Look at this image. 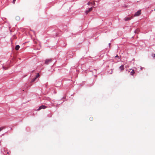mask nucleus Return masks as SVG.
Here are the masks:
<instances>
[{
	"label": "nucleus",
	"mask_w": 155,
	"mask_h": 155,
	"mask_svg": "<svg viewBox=\"0 0 155 155\" xmlns=\"http://www.w3.org/2000/svg\"><path fill=\"white\" fill-rule=\"evenodd\" d=\"M52 59L51 58L47 59L45 60V64H49V63L51 62Z\"/></svg>",
	"instance_id": "f257e3e1"
},
{
	"label": "nucleus",
	"mask_w": 155,
	"mask_h": 155,
	"mask_svg": "<svg viewBox=\"0 0 155 155\" xmlns=\"http://www.w3.org/2000/svg\"><path fill=\"white\" fill-rule=\"evenodd\" d=\"M46 107H47L45 105H41V106H40L39 107L38 109H37V110H39L41 109H45L46 108Z\"/></svg>",
	"instance_id": "f03ea898"
},
{
	"label": "nucleus",
	"mask_w": 155,
	"mask_h": 155,
	"mask_svg": "<svg viewBox=\"0 0 155 155\" xmlns=\"http://www.w3.org/2000/svg\"><path fill=\"white\" fill-rule=\"evenodd\" d=\"M140 10L138 11L134 15V16H137L140 15L141 14Z\"/></svg>",
	"instance_id": "7ed1b4c3"
},
{
	"label": "nucleus",
	"mask_w": 155,
	"mask_h": 155,
	"mask_svg": "<svg viewBox=\"0 0 155 155\" xmlns=\"http://www.w3.org/2000/svg\"><path fill=\"white\" fill-rule=\"evenodd\" d=\"M130 71H129L130 72V74L131 75L133 76L135 72L133 70H132L131 69H130Z\"/></svg>",
	"instance_id": "20e7f679"
},
{
	"label": "nucleus",
	"mask_w": 155,
	"mask_h": 155,
	"mask_svg": "<svg viewBox=\"0 0 155 155\" xmlns=\"http://www.w3.org/2000/svg\"><path fill=\"white\" fill-rule=\"evenodd\" d=\"M92 8H89L88 10H87L85 11L86 14H87L89 12H90L92 10Z\"/></svg>",
	"instance_id": "39448f33"
},
{
	"label": "nucleus",
	"mask_w": 155,
	"mask_h": 155,
	"mask_svg": "<svg viewBox=\"0 0 155 155\" xmlns=\"http://www.w3.org/2000/svg\"><path fill=\"white\" fill-rule=\"evenodd\" d=\"M132 18V17H126L124 18V20L126 21H128V20H130Z\"/></svg>",
	"instance_id": "423d86ee"
},
{
	"label": "nucleus",
	"mask_w": 155,
	"mask_h": 155,
	"mask_svg": "<svg viewBox=\"0 0 155 155\" xmlns=\"http://www.w3.org/2000/svg\"><path fill=\"white\" fill-rule=\"evenodd\" d=\"M19 48L20 46L19 45H17L15 48V49L16 50H18L19 49Z\"/></svg>",
	"instance_id": "0eeeda50"
},
{
	"label": "nucleus",
	"mask_w": 155,
	"mask_h": 155,
	"mask_svg": "<svg viewBox=\"0 0 155 155\" xmlns=\"http://www.w3.org/2000/svg\"><path fill=\"white\" fill-rule=\"evenodd\" d=\"M119 68L120 69L121 71H122L124 70V66L123 65H122Z\"/></svg>",
	"instance_id": "6e6552de"
},
{
	"label": "nucleus",
	"mask_w": 155,
	"mask_h": 155,
	"mask_svg": "<svg viewBox=\"0 0 155 155\" xmlns=\"http://www.w3.org/2000/svg\"><path fill=\"white\" fill-rule=\"evenodd\" d=\"M5 126H3L0 127V132L3 129H5Z\"/></svg>",
	"instance_id": "1a4fd4ad"
},
{
	"label": "nucleus",
	"mask_w": 155,
	"mask_h": 155,
	"mask_svg": "<svg viewBox=\"0 0 155 155\" xmlns=\"http://www.w3.org/2000/svg\"><path fill=\"white\" fill-rule=\"evenodd\" d=\"M90 4H93V5H94L95 4V3L94 2L92 3V2H89L87 3V4L88 5H90Z\"/></svg>",
	"instance_id": "9d476101"
},
{
	"label": "nucleus",
	"mask_w": 155,
	"mask_h": 155,
	"mask_svg": "<svg viewBox=\"0 0 155 155\" xmlns=\"http://www.w3.org/2000/svg\"><path fill=\"white\" fill-rule=\"evenodd\" d=\"M2 68H3V69L5 70H6L8 68V67H6L4 66H3Z\"/></svg>",
	"instance_id": "9b49d317"
},
{
	"label": "nucleus",
	"mask_w": 155,
	"mask_h": 155,
	"mask_svg": "<svg viewBox=\"0 0 155 155\" xmlns=\"http://www.w3.org/2000/svg\"><path fill=\"white\" fill-rule=\"evenodd\" d=\"M40 76V75H39V73H38L37 75V76H36V77L35 78L36 79L37 78H38V77H39Z\"/></svg>",
	"instance_id": "f8f14e48"
},
{
	"label": "nucleus",
	"mask_w": 155,
	"mask_h": 155,
	"mask_svg": "<svg viewBox=\"0 0 155 155\" xmlns=\"http://www.w3.org/2000/svg\"><path fill=\"white\" fill-rule=\"evenodd\" d=\"M36 79L35 78L33 79L31 81V82L32 83L34 82L35 80Z\"/></svg>",
	"instance_id": "ddd939ff"
},
{
	"label": "nucleus",
	"mask_w": 155,
	"mask_h": 155,
	"mask_svg": "<svg viewBox=\"0 0 155 155\" xmlns=\"http://www.w3.org/2000/svg\"><path fill=\"white\" fill-rule=\"evenodd\" d=\"M139 29H137L135 30V33H138V32L139 31Z\"/></svg>",
	"instance_id": "4468645a"
},
{
	"label": "nucleus",
	"mask_w": 155,
	"mask_h": 155,
	"mask_svg": "<svg viewBox=\"0 0 155 155\" xmlns=\"http://www.w3.org/2000/svg\"><path fill=\"white\" fill-rule=\"evenodd\" d=\"M89 120L91 121H92L93 120V118L92 117H90L89 118Z\"/></svg>",
	"instance_id": "2eb2a0df"
},
{
	"label": "nucleus",
	"mask_w": 155,
	"mask_h": 155,
	"mask_svg": "<svg viewBox=\"0 0 155 155\" xmlns=\"http://www.w3.org/2000/svg\"><path fill=\"white\" fill-rule=\"evenodd\" d=\"M152 56L155 58V54H153L152 55Z\"/></svg>",
	"instance_id": "dca6fc26"
},
{
	"label": "nucleus",
	"mask_w": 155,
	"mask_h": 155,
	"mask_svg": "<svg viewBox=\"0 0 155 155\" xmlns=\"http://www.w3.org/2000/svg\"><path fill=\"white\" fill-rule=\"evenodd\" d=\"M16 0H13V3L14 4L15 3V1Z\"/></svg>",
	"instance_id": "f3484780"
},
{
	"label": "nucleus",
	"mask_w": 155,
	"mask_h": 155,
	"mask_svg": "<svg viewBox=\"0 0 155 155\" xmlns=\"http://www.w3.org/2000/svg\"><path fill=\"white\" fill-rule=\"evenodd\" d=\"M118 57V55H117L115 57L116 58Z\"/></svg>",
	"instance_id": "a211bd4d"
},
{
	"label": "nucleus",
	"mask_w": 155,
	"mask_h": 155,
	"mask_svg": "<svg viewBox=\"0 0 155 155\" xmlns=\"http://www.w3.org/2000/svg\"><path fill=\"white\" fill-rule=\"evenodd\" d=\"M14 38H16V37H15H15H14Z\"/></svg>",
	"instance_id": "6ab92c4d"
},
{
	"label": "nucleus",
	"mask_w": 155,
	"mask_h": 155,
	"mask_svg": "<svg viewBox=\"0 0 155 155\" xmlns=\"http://www.w3.org/2000/svg\"><path fill=\"white\" fill-rule=\"evenodd\" d=\"M154 10H155V9H154Z\"/></svg>",
	"instance_id": "aec40b11"
}]
</instances>
